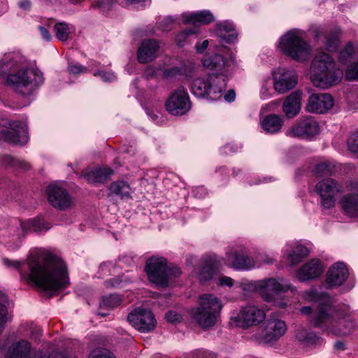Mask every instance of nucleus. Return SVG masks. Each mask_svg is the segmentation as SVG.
I'll return each instance as SVG.
<instances>
[{
	"label": "nucleus",
	"instance_id": "6e6552de",
	"mask_svg": "<svg viewBox=\"0 0 358 358\" xmlns=\"http://www.w3.org/2000/svg\"><path fill=\"white\" fill-rule=\"evenodd\" d=\"M288 291L295 292L296 288L282 278H268L260 280V296L266 302L273 303L278 308H286L289 303L287 297L277 296Z\"/></svg>",
	"mask_w": 358,
	"mask_h": 358
},
{
	"label": "nucleus",
	"instance_id": "f257e3e1",
	"mask_svg": "<svg viewBox=\"0 0 358 358\" xmlns=\"http://www.w3.org/2000/svg\"><path fill=\"white\" fill-rule=\"evenodd\" d=\"M3 264L17 268L23 279L43 290L60 291L69 284L66 264L52 254L31 255L26 262L5 259Z\"/></svg>",
	"mask_w": 358,
	"mask_h": 358
},
{
	"label": "nucleus",
	"instance_id": "680f3d73",
	"mask_svg": "<svg viewBox=\"0 0 358 358\" xmlns=\"http://www.w3.org/2000/svg\"><path fill=\"white\" fill-rule=\"evenodd\" d=\"M38 31L39 33L42 37L43 39L45 40L46 41H50L52 39V36L50 34V31L48 29H46L43 26H39L38 27Z\"/></svg>",
	"mask_w": 358,
	"mask_h": 358
},
{
	"label": "nucleus",
	"instance_id": "cd10ccee",
	"mask_svg": "<svg viewBox=\"0 0 358 358\" xmlns=\"http://www.w3.org/2000/svg\"><path fill=\"white\" fill-rule=\"evenodd\" d=\"M215 32L222 41L228 43H234L238 36L235 25L229 20L217 23L215 27Z\"/></svg>",
	"mask_w": 358,
	"mask_h": 358
},
{
	"label": "nucleus",
	"instance_id": "ddd939ff",
	"mask_svg": "<svg viewBox=\"0 0 358 358\" xmlns=\"http://www.w3.org/2000/svg\"><path fill=\"white\" fill-rule=\"evenodd\" d=\"M191 106L188 92L182 86L174 90L166 101V108L173 115H185Z\"/></svg>",
	"mask_w": 358,
	"mask_h": 358
},
{
	"label": "nucleus",
	"instance_id": "37998d69",
	"mask_svg": "<svg viewBox=\"0 0 358 358\" xmlns=\"http://www.w3.org/2000/svg\"><path fill=\"white\" fill-rule=\"evenodd\" d=\"M121 302V298L116 294H111L107 296H104L100 303L101 308H113L118 305Z\"/></svg>",
	"mask_w": 358,
	"mask_h": 358
},
{
	"label": "nucleus",
	"instance_id": "864d4df0",
	"mask_svg": "<svg viewBox=\"0 0 358 358\" xmlns=\"http://www.w3.org/2000/svg\"><path fill=\"white\" fill-rule=\"evenodd\" d=\"M216 283H217V285L218 286H221V287H231L234 285H236V282H234V280L231 278L228 277V276H225V275L220 276L217 279Z\"/></svg>",
	"mask_w": 358,
	"mask_h": 358
},
{
	"label": "nucleus",
	"instance_id": "393cba45",
	"mask_svg": "<svg viewBox=\"0 0 358 358\" xmlns=\"http://www.w3.org/2000/svg\"><path fill=\"white\" fill-rule=\"evenodd\" d=\"M323 271L324 266L321 262L317 259H312L298 270L296 278L303 282L318 278Z\"/></svg>",
	"mask_w": 358,
	"mask_h": 358
},
{
	"label": "nucleus",
	"instance_id": "a211bd4d",
	"mask_svg": "<svg viewBox=\"0 0 358 358\" xmlns=\"http://www.w3.org/2000/svg\"><path fill=\"white\" fill-rule=\"evenodd\" d=\"M128 322L141 332H150L156 327L154 314L149 310L136 308L127 316Z\"/></svg>",
	"mask_w": 358,
	"mask_h": 358
},
{
	"label": "nucleus",
	"instance_id": "338daca9",
	"mask_svg": "<svg viewBox=\"0 0 358 358\" xmlns=\"http://www.w3.org/2000/svg\"><path fill=\"white\" fill-rule=\"evenodd\" d=\"M224 153L228 154L229 152H237L238 150V148L237 145L229 144V145H227L226 146H224Z\"/></svg>",
	"mask_w": 358,
	"mask_h": 358
},
{
	"label": "nucleus",
	"instance_id": "49530a36",
	"mask_svg": "<svg viewBox=\"0 0 358 358\" xmlns=\"http://www.w3.org/2000/svg\"><path fill=\"white\" fill-rule=\"evenodd\" d=\"M348 147L352 152L358 153V131L352 133L348 138Z\"/></svg>",
	"mask_w": 358,
	"mask_h": 358
},
{
	"label": "nucleus",
	"instance_id": "9d476101",
	"mask_svg": "<svg viewBox=\"0 0 358 358\" xmlns=\"http://www.w3.org/2000/svg\"><path fill=\"white\" fill-rule=\"evenodd\" d=\"M0 140L15 145H24L28 141L27 124L18 120L0 119Z\"/></svg>",
	"mask_w": 358,
	"mask_h": 358
},
{
	"label": "nucleus",
	"instance_id": "a19ab883",
	"mask_svg": "<svg viewBox=\"0 0 358 358\" xmlns=\"http://www.w3.org/2000/svg\"><path fill=\"white\" fill-rule=\"evenodd\" d=\"M54 29L57 38L61 41H65L68 39L73 27H69L68 24L64 22H59L55 24Z\"/></svg>",
	"mask_w": 358,
	"mask_h": 358
},
{
	"label": "nucleus",
	"instance_id": "1a4fd4ad",
	"mask_svg": "<svg viewBox=\"0 0 358 358\" xmlns=\"http://www.w3.org/2000/svg\"><path fill=\"white\" fill-rule=\"evenodd\" d=\"M145 271L149 280L162 287H167L172 278L181 274L178 267L169 268L166 259L158 256H153L147 260Z\"/></svg>",
	"mask_w": 358,
	"mask_h": 358
},
{
	"label": "nucleus",
	"instance_id": "c85d7f7f",
	"mask_svg": "<svg viewBox=\"0 0 358 358\" xmlns=\"http://www.w3.org/2000/svg\"><path fill=\"white\" fill-rule=\"evenodd\" d=\"M283 124L284 119L282 116L277 114H269L263 117L259 123L262 130L268 134L279 132Z\"/></svg>",
	"mask_w": 358,
	"mask_h": 358
},
{
	"label": "nucleus",
	"instance_id": "20e7f679",
	"mask_svg": "<svg viewBox=\"0 0 358 358\" xmlns=\"http://www.w3.org/2000/svg\"><path fill=\"white\" fill-rule=\"evenodd\" d=\"M352 312L348 307L345 310L335 309L329 304L322 305L313 316V322L327 334L339 336L351 334L355 323L352 318Z\"/></svg>",
	"mask_w": 358,
	"mask_h": 358
},
{
	"label": "nucleus",
	"instance_id": "5fc2aeb1",
	"mask_svg": "<svg viewBox=\"0 0 358 358\" xmlns=\"http://www.w3.org/2000/svg\"><path fill=\"white\" fill-rule=\"evenodd\" d=\"M173 19L171 17H167L159 23V27L162 31H168L173 28Z\"/></svg>",
	"mask_w": 358,
	"mask_h": 358
},
{
	"label": "nucleus",
	"instance_id": "4be33fe9",
	"mask_svg": "<svg viewBox=\"0 0 358 358\" xmlns=\"http://www.w3.org/2000/svg\"><path fill=\"white\" fill-rule=\"evenodd\" d=\"M226 255L231 267L236 270H250L256 266V262L247 255L243 248H231Z\"/></svg>",
	"mask_w": 358,
	"mask_h": 358
},
{
	"label": "nucleus",
	"instance_id": "69168bd1",
	"mask_svg": "<svg viewBox=\"0 0 358 358\" xmlns=\"http://www.w3.org/2000/svg\"><path fill=\"white\" fill-rule=\"evenodd\" d=\"M224 100L228 102H232L235 100L236 93L234 90H230L227 92V93L224 96Z\"/></svg>",
	"mask_w": 358,
	"mask_h": 358
},
{
	"label": "nucleus",
	"instance_id": "3c124183",
	"mask_svg": "<svg viewBox=\"0 0 358 358\" xmlns=\"http://www.w3.org/2000/svg\"><path fill=\"white\" fill-rule=\"evenodd\" d=\"M68 71L71 74L78 75L85 73L87 71V68L78 63L71 62L69 64Z\"/></svg>",
	"mask_w": 358,
	"mask_h": 358
},
{
	"label": "nucleus",
	"instance_id": "de8ad7c7",
	"mask_svg": "<svg viewBox=\"0 0 358 358\" xmlns=\"http://www.w3.org/2000/svg\"><path fill=\"white\" fill-rule=\"evenodd\" d=\"M89 358H114L112 353L105 348H97L94 350L89 356Z\"/></svg>",
	"mask_w": 358,
	"mask_h": 358
},
{
	"label": "nucleus",
	"instance_id": "c03bdc74",
	"mask_svg": "<svg viewBox=\"0 0 358 358\" xmlns=\"http://www.w3.org/2000/svg\"><path fill=\"white\" fill-rule=\"evenodd\" d=\"M301 296L306 302H317L321 297V294L315 287H311L309 289L303 292Z\"/></svg>",
	"mask_w": 358,
	"mask_h": 358
},
{
	"label": "nucleus",
	"instance_id": "0eeeda50",
	"mask_svg": "<svg viewBox=\"0 0 358 358\" xmlns=\"http://www.w3.org/2000/svg\"><path fill=\"white\" fill-rule=\"evenodd\" d=\"M278 48L287 57L304 62L309 59L311 48L308 43L303 39V31L292 29L282 35L278 41Z\"/></svg>",
	"mask_w": 358,
	"mask_h": 358
},
{
	"label": "nucleus",
	"instance_id": "f8f14e48",
	"mask_svg": "<svg viewBox=\"0 0 358 358\" xmlns=\"http://www.w3.org/2000/svg\"><path fill=\"white\" fill-rule=\"evenodd\" d=\"M320 132L318 122L311 116L299 118L296 123L287 131L286 135L290 137L313 138Z\"/></svg>",
	"mask_w": 358,
	"mask_h": 358
},
{
	"label": "nucleus",
	"instance_id": "a878e982",
	"mask_svg": "<svg viewBox=\"0 0 358 358\" xmlns=\"http://www.w3.org/2000/svg\"><path fill=\"white\" fill-rule=\"evenodd\" d=\"M287 327L281 320L271 319L268 320L265 329L263 342L270 343L279 339L286 331Z\"/></svg>",
	"mask_w": 358,
	"mask_h": 358
},
{
	"label": "nucleus",
	"instance_id": "09e8293b",
	"mask_svg": "<svg viewBox=\"0 0 358 358\" xmlns=\"http://www.w3.org/2000/svg\"><path fill=\"white\" fill-rule=\"evenodd\" d=\"M94 76H99L105 82H113L116 80V76L111 71H97L94 73Z\"/></svg>",
	"mask_w": 358,
	"mask_h": 358
},
{
	"label": "nucleus",
	"instance_id": "0e129e2a",
	"mask_svg": "<svg viewBox=\"0 0 358 358\" xmlns=\"http://www.w3.org/2000/svg\"><path fill=\"white\" fill-rule=\"evenodd\" d=\"M17 160V159H13L11 156L8 155H4L1 157V162L5 166L10 165L14 166V161Z\"/></svg>",
	"mask_w": 358,
	"mask_h": 358
},
{
	"label": "nucleus",
	"instance_id": "473e14b6",
	"mask_svg": "<svg viewBox=\"0 0 358 358\" xmlns=\"http://www.w3.org/2000/svg\"><path fill=\"white\" fill-rule=\"evenodd\" d=\"M217 273L214 260L210 258H205L202 260L200 268L196 273V278L201 282H205L211 280Z\"/></svg>",
	"mask_w": 358,
	"mask_h": 358
},
{
	"label": "nucleus",
	"instance_id": "8fccbe9b",
	"mask_svg": "<svg viewBox=\"0 0 358 358\" xmlns=\"http://www.w3.org/2000/svg\"><path fill=\"white\" fill-rule=\"evenodd\" d=\"M195 32L191 29H187L183 31L180 32L176 38V43L178 46H183L185 44V41L187 39V38L193 35Z\"/></svg>",
	"mask_w": 358,
	"mask_h": 358
},
{
	"label": "nucleus",
	"instance_id": "052dcab7",
	"mask_svg": "<svg viewBox=\"0 0 358 358\" xmlns=\"http://www.w3.org/2000/svg\"><path fill=\"white\" fill-rule=\"evenodd\" d=\"M113 4V0H96L97 7L103 9V11L108 9Z\"/></svg>",
	"mask_w": 358,
	"mask_h": 358
},
{
	"label": "nucleus",
	"instance_id": "f3484780",
	"mask_svg": "<svg viewBox=\"0 0 358 358\" xmlns=\"http://www.w3.org/2000/svg\"><path fill=\"white\" fill-rule=\"evenodd\" d=\"M266 317L264 311L256 306L243 307L239 313L231 318L234 324L238 327L246 329L250 326L262 322Z\"/></svg>",
	"mask_w": 358,
	"mask_h": 358
},
{
	"label": "nucleus",
	"instance_id": "5701e85b",
	"mask_svg": "<svg viewBox=\"0 0 358 358\" xmlns=\"http://www.w3.org/2000/svg\"><path fill=\"white\" fill-rule=\"evenodd\" d=\"M348 271L342 262H336L329 269L324 285L327 288L341 286L348 277Z\"/></svg>",
	"mask_w": 358,
	"mask_h": 358
},
{
	"label": "nucleus",
	"instance_id": "b1692460",
	"mask_svg": "<svg viewBox=\"0 0 358 358\" xmlns=\"http://www.w3.org/2000/svg\"><path fill=\"white\" fill-rule=\"evenodd\" d=\"M159 43L155 39H148L142 41L137 52L138 61L141 64L150 62L158 56Z\"/></svg>",
	"mask_w": 358,
	"mask_h": 358
},
{
	"label": "nucleus",
	"instance_id": "412c9836",
	"mask_svg": "<svg viewBox=\"0 0 358 358\" xmlns=\"http://www.w3.org/2000/svg\"><path fill=\"white\" fill-rule=\"evenodd\" d=\"M334 104V99L329 94H312L308 98L306 110L313 113L323 114L332 108Z\"/></svg>",
	"mask_w": 358,
	"mask_h": 358
},
{
	"label": "nucleus",
	"instance_id": "4d7b16f0",
	"mask_svg": "<svg viewBox=\"0 0 358 358\" xmlns=\"http://www.w3.org/2000/svg\"><path fill=\"white\" fill-rule=\"evenodd\" d=\"M14 167L27 171L31 168V165L24 160L17 159V160L14 161Z\"/></svg>",
	"mask_w": 358,
	"mask_h": 358
},
{
	"label": "nucleus",
	"instance_id": "f03ea898",
	"mask_svg": "<svg viewBox=\"0 0 358 358\" xmlns=\"http://www.w3.org/2000/svg\"><path fill=\"white\" fill-rule=\"evenodd\" d=\"M201 62L205 69L213 73L205 78L194 79L192 85V92L199 98L217 100L222 96L226 90L234 66L230 50L225 46L217 45L203 56Z\"/></svg>",
	"mask_w": 358,
	"mask_h": 358
},
{
	"label": "nucleus",
	"instance_id": "603ef678",
	"mask_svg": "<svg viewBox=\"0 0 358 358\" xmlns=\"http://www.w3.org/2000/svg\"><path fill=\"white\" fill-rule=\"evenodd\" d=\"M271 96L269 79L264 80L260 89V97L262 99H268Z\"/></svg>",
	"mask_w": 358,
	"mask_h": 358
},
{
	"label": "nucleus",
	"instance_id": "dca6fc26",
	"mask_svg": "<svg viewBox=\"0 0 358 358\" xmlns=\"http://www.w3.org/2000/svg\"><path fill=\"white\" fill-rule=\"evenodd\" d=\"M7 356L8 358H67L61 353L50 355L38 352L32 355L31 343L26 340L13 343L8 350Z\"/></svg>",
	"mask_w": 358,
	"mask_h": 358
},
{
	"label": "nucleus",
	"instance_id": "72a5a7b5",
	"mask_svg": "<svg viewBox=\"0 0 358 358\" xmlns=\"http://www.w3.org/2000/svg\"><path fill=\"white\" fill-rule=\"evenodd\" d=\"M109 192L111 195H115L122 200L131 199L134 192L130 185L124 180L113 182L109 187Z\"/></svg>",
	"mask_w": 358,
	"mask_h": 358
},
{
	"label": "nucleus",
	"instance_id": "ea45409f",
	"mask_svg": "<svg viewBox=\"0 0 358 358\" xmlns=\"http://www.w3.org/2000/svg\"><path fill=\"white\" fill-rule=\"evenodd\" d=\"M340 30H335L329 32L326 36V41H325V47L326 49L329 51H335L339 44L340 36H341Z\"/></svg>",
	"mask_w": 358,
	"mask_h": 358
},
{
	"label": "nucleus",
	"instance_id": "6e6d98bb",
	"mask_svg": "<svg viewBox=\"0 0 358 358\" xmlns=\"http://www.w3.org/2000/svg\"><path fill=\"white\" fill-rule=\"evenodd\" d=\"M166 320L169 322H176L180 320L181 316L176 312L170 310L165 315Z\"/></svg>",
	"mask_w": 358,
	"mask_h": 358
},
{
	"label": "nucleus",
	"instance_id": "a18cd8bd",
	"mask_svg": "<svg viewBox=\"0 0 358 358\" xmlns=\"http://www.w3.org/2000/svg\"><path fill=\"white\" fill-rule=\"evenodd\" d=\"M131 280L127 276L122 275L117 276L113 279L107 280L106 282L107 287H122L127 283L130 282Z\"/></svg>",
	"mask_w": 358,
	"mask_h": 358
},
{
	"label": "nucleus",
	"instance_id": "2eb2a0df",
	"mask_svg": "<svg viewBox=\"0 0 358 358\" xmlns=\"http://www.w3.org/2000/svg\"><path fill=\"white\" fill-rule=\"evenodd\" d=\"M339 62L348 64L345 78L348 80H358V45L349 42L339 54Z\"/></svg>",
	"mask_w": 358,
	"mask_h": 358
},
{
	"label": "nucleus",
	"instance_id": "7c9ffc66",
	"mask_svg": "<svg viewBox=\"0 0 358 358\" xmlns=\"http://www.w3.org/2000/svg\"><path fill=\"white\" fill-rule=\"evenodd\" d=\"M341 208L350 217H358V194H345L340 201Z\"/></svg>",
	"mask_w": 358,
	"mask_h": 358
},
{
	"label": "nucleus",
	"instance_id": "423d86ee",
	"mask_svg": "<svg viewBox=\"0 0 358 358\" xmlns=\"http://www.w3.org/2000/svg\"><path fill=\"white\" fill-rule=\"evenodd\" d=\"M199 307L191 310V316L202 329H209L217 322L222 308L220 300L213 294H203L199 296Z\"/></svg>",
	"mask_w": 358,
	"mask_h": 358
},
{
	"label": "nucleus",
	"instance_id": "79ce46f5",
	"mask_svg": "<svg viewBox=\"0 0 358 358\" xmlns=\"http://www.w3.org/2000/svg\"><path fill=\"white\" fill-rule=\"evenodd\" d=\"M335 170L334 165L331 162H324L318 164L315 168V173L318 177L331 175Z\"/></svg>",
	"mask_w": 358,
	"mask_h": 358
},
{
	"label": "nucleus",
	"instance_id": "9b49d317",
	"mask_svg": "<svg viewBox=\"0 0 358 358\" xmlns=\"http://www.w3.org/2000/svg\"><path fill=\"white\" fill-rule=\"evenodd\" d=\"M26 229L22 221L13 219L0 230V243L10 251L18 250L25 235Z\"/></svg>",
	"mask_w": 358,
	"mask_h": 358
},
{
	"label": "nucleus",
	"instance_id": "774afa93",
	"mask_svg": "<svg viewBox=\"0 0 358 358\" xmlns=\"http://www.w3.org/2000/svg\"><path fill=\"white\" fill-rule=\"evenodd\" d=\"M18 4L19 7L23 10H29L31 7V3L29 0H22Z\"/></svg>",
	"mask_w": 358,
	"mask_h": 358
},
{
	"label": "nucleus",
	"instance_id": "e433bc0d",
	"mask_svg": "<svg viewBox=\"0 0 358 358\" xmlns=\"http://www.w3.org/2000/svg\"><path fill=\"white\" fill-rule=\"evenodd\" d=\"M296 336L299 341L306 345L320 344L322 341L315 333L307 331L303 329H299Z\"/></svg>",
	"mask_w": 358,
	"mask_h": 358
},
{
	"label": "nucleus",
	"instance_id": "2f4dec72",
	"mask_svg": "<svg viewBox=\"0 0 358 358\" xmlns=\"http://www.w3.org/2000/svg\"><path fill=\"white\" fill-rule=\"evenodd\" d=\"M184 23H201L208 24L215 21L213 13L208 10H199L191 13H184L181 15Z\"/></svg>",
	"mask_w": 358,
	"mask_h": 358
},
{
	"label": "nucleus",
	"instance_id": "f704fd0d",
	"mask_svg": "<svg viewBox=\"0 0 358 358\" xmlns=\"http://www.w3.org/2000/svg\"><path fill=\"white\" fill-rule=\"evenodd\" d=\"M308 254L309 250L306 247L302 245H296L287 252V259L291 265H295L299 264Z\"/></svg>",
	"mask_w": 358,
	"mask_h": 358
},
{
	"label": "nucleus",
	"instance_id": "c756f323",
	"mask_svg": "<svg viewBox=\"0 0 358 358\" xmlns=\"http://www.w3.org/2000/svg\"><path fill=\"white\" fill-rule=\"evenodd\" d=\"M113 173V171L108 167L93 168L83 173V177L90 183H101L106 181Z\"/></svg>",
	"mask_w": 358,
	"mask_h": 358
},
{
	"label": "nucleus",
	"instance_id": "4c0bfd02",
	"mask_svg": "<svg viewBox=\"0 0 358 358\" xmlns=\"http://www.w3.org/2000/svg\"><path fill=\"white\" fill-rule=\"evenodd\" d=\"M236 286L241 288L244 292H258L259 294L260 280H249L247 279H242L236 282Z\"/></svg>",
	"mask_w": 358,
	"mask_h": 358
},
{
	"label": "nucleus",
	"instance_id": "bf43d9fd",
	"mask_svg": "<svg viewBox=\"0 0 358 358\" xmlns=\"http://www.w3.org/2000/svg\"><path fill=\"white\" fill-rule=\"evenodd\" d=\"M26 327L27 329H29L30 333V337H36V334L37 333H39V329L36 328V327L34 325L33 322H26L22 325V327Z\"/></svg>",
	"mask_w": 358,
	"mask_h": 358
},
{
	"label": "nucleus",
	"instance_id": "aec40b11",
	"mask_svg": "<svg viewBox=\"0 0 358 358\" xmlns=\"http://www.w3.org/2000/svg\"><path fill=\"white\" fill-rule=\"evenodd\" d=\"M47 194L50 204L58 210H64L72 206V197L64 188L54 184L50 185Z\"/></svg>",
	"mask_w": 358,
	"mask_h": 358
},
{
	"label": "nucleus",
	"instance_id": "c9c22d12",
	"mask_svg": "<svg viewBox=\"0 0 358 358\" xmlns=\"http://www.w3.org/2000/svg\"><path fill=\"white\" fill-rule=\"evenodd\" d=\"M22 223L26 229L25 234L29 232L39 233L50 229L48 223L41 218L29 220L27 222H22Z\"/></svg>",
	"mask_w": 358,
	"mask_h": 358
},
{
	"label": "nucleus",
	"instance_id": "13d9d810",
	"mask_svg": "<svg viewBox=\"0 0 358 358\" xmlns=\"http://www.w3.org/2000/svg\"><path fill=\"white\" fill-rule=\"evenodd\" d=\"M180 72V70L178 67L166 68L164 70V75L167 78H171L179 74Z\"/></svg>",
	"mask_w": 358,
	"mask_h": 358
},
{
	"label": "nucleus",
	"instance_id": "39448f33",
	"mask_svg": "<svg viewBox=\"0 0 358 358\" xmlns=\"http://www.w3.org/2000/svg\"><path fill=\"white\" fill-rule=\"evenodd\" d=\"M343 71L336 67L334 59L326 53H319L313 59L310 67V79L317 87L328 88L338 84Z\"/></svg>",
	"mask_w": 358,
	"mask_h": 358
},
{
	"label": "nucleus",
	"instance_id": "4468645a",
	"mask_svg": "<svg viewBox=\"0 0 358 358\" xmlns=\"http://www.w3.org/2000/svg\"><path fill=\"white\" fill-rule=\"evenodd\" d=\"M315 191L320 196L322 206L329 209L334 206L336 196L342 191V187L336 180L328 178L316 184Z\"/></svg>",
	"mask_w": 358,
	"mask_h": 358
},
{
	"label": "nucleus",
	"instance_id": "58836bf2",
	"mask_svg": "<svg viewBox=\"0 0 358 358\" xmlns=\"http://www.w3.org/2000/svg\"><path fill=\"white\" fill-rule=\"evenodd\" d=\"M7 297L0 293V332L4 328L6 324L10 320L7 308Z\"/></svg>",
	"mask_w": 358,
	"mask_h": 358
},
{
	"label": "nucleus",
	"instance_id": "7ed1b4c3",
	"mask_svg": "<svg viewBox=\"0 0 358 358\" xmlns=\"http://www.w3.org/2000/svg\"><path fill=\"white\" fill-rule=\"evenodd\" d=\"M0 79L23 95H31L44 83L43 73L27 66L25 59L17 53H8L0 60Z\"/></svg>",
	"mask_w": 358,
	"mask_h": 358
},
{
	"label": "nucleus",
	"instance_id": "e2e57ef3",
	"mask_svg": "<svg viewBox=\"0 0 358 358\" xmlns=\"http://www.w3.org/2000/svg\"><path fill=\"white\" fill-rule=\"evenodd\" d=\"M209 42L208 40H204L202 42H198L195 45L196 50L198 53H203L208 48Z\"/></svg>",
	"mask_w": 358,
	"mask_h": 358
},
{
	"label": "nucleus",
	"instance_id": "6ab92c4d",
	"mask_svg": "<svg viewBox=\"0 0 358 358\" xmlns=\"http://www.w3.org/2000/svg\"><path fill=\"white\" fill-rule=\"evenodd\" d=\"M273 88L278 94H285L292 90L298 82L296 71L285 68L273 71Z\"/></svg>",
	"mask_w": 358,
	"mask_h": 358
},
{
	"label": "nucleus",
	"instance_id": "bb28decb",
	"mask_svg": "<svg viewBox=\"0 0 358 358\" xmlns=\"http://www.w3.org/2000/svg\"><path fill=\"white\" fill-rule=\"evenodd\" d=\"M302 92L295 91L290 94L284 101L282 111L287 118H293L296 116L301 107Z\"/></svg>",
	"mask_w": 358,
	"mask_h": 358
}]
</instances>
